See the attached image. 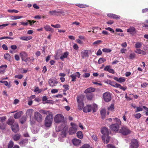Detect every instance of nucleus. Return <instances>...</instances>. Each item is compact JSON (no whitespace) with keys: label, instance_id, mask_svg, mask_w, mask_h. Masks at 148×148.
<instances>
[{"label":"nucleus","instance_id":"33","mask_svg":"<svg viewBox=\"0 0 148 148\" xmlns=\"http://www.w3.org/2000/svg\"><path fill=\"white\" fill-rule=\"evenodd\" d=\"M4 58L10 61L11 57L8 53H6L4 55Z\"/></svg>","mask_w":148,"mask_h":148},{"label":"nucleus","instance_id":"28","mask_svg":"<svg viewBox=\"0 0 148 148\" xmlns=\"http://www.w3.org/2000/svg\"><path fill=\"white\" fill-rule=\"evenodd\" d=\"M135 52L139 54H141L144 55H145L146 54L145 51L138 49H136V50L135 51Z\"/></svg>","mask_w":148,"mask_h":148},{"label":"nucleus","instance_id":"34","mask_svg":"<svg viewBox=\"0 0 148 148\" xmlns=\"http://www.w3.org/2000/svg\"><path fill=\"white\" fill-rule=\"evenodd\" d=\"M44 28L47 31H50L53 30V29L50 27V26L48 25H47L45 26Z\"/></svg>","mask_w":148,"mask_h":148},{"label":"nucleus","instance_id":"14","mask_svg":"<svg viewBox=\"0 0 148 148\" xmlns=\"http://www.w3.org/2000/svg\"><path fill=\"white\" fill-rule=\"evenodd\" d=\"M119 127V125L117 124H112L110 126L111 130L114 131H117Z\"/></svg>","mask_w":148,"mask_h":148},{"label":"nucleus","instance_id":"10","mask_svg":"<svg viewBox=\"0 0 148 148\" xmlns=\"http://www.w3.org/2000/svg\"><path fill=\"white\" fill-rule=\"evenodd\" d=\"M103 97L104 100L106 102L110 101L112 99L110 93L109 92H106L103 93Z\"/></svg>","mask_w":148,"mask_h":148},{"label":"nucleus","instance_id":"58","mask_svg":"<svg viewBox=\"0 0 148 148\" xmlns=\"http://www.w3.org/2000/svg\"><path fill=\"white\" fill-rule=\"evenodd\" d=\"M148 85V84L147 82H144L141 85V88H145Z\"/></svg>","mask_w":148,"mask_h":148},{"label":"nucleus","instance_id":"32","mask_svg":"<svg viewBox=\"0 0 148 148\" xmlns=\"http://www.w3.org/2000/svg\"><path fill=\"white\" fill-rule=\"evenodd\" d=\"M83 97L82 95L79 96L77 97L78 103L83 102Z\"/></svg>","mask_w":148,"mask_h":148},{"label":"nucleus","instance_id":"26","mask_svg":"<svg viewBox=\"0 0 148 148\" xmlns=\"http://www.w3.org/2000/svg\"><path fill=\"white\" fill-rule=\"evenodd\" d=\"M32 38V36H22L20 38V39L23 40H29Z\"/></svg>","mask_w":148,"mask_h":148},{"label":"nucleus","instance_id":"43","mask_svg":"<svg viewBox=\"0 0 148 148\" xmlns=\"http://www.w3.org/2000/svg\"><path fill=\"white\" fill-rule=\"evenodd\" d=\"M114 119L116 122V124H117L119 125H121V122L119 119L117 118H115V119Z\"/></svg>","mask_w":148,"mask_h":148},{"label":"nucleus","instance_id":"8","mask_svg":"<svg viewBox=\"0 0 148 148\" xmlns=\"http://www.w3.org/2000/svg\"><path fill=\"white\" fill-rule=\"evenodd\" d=\"M71 127L70 128L69 132V134L72 135L76 133L77 130V125L73 123H71Z\"/></svg>","mask_w":148,"mask_h":148},{"label":"nucleus","instance_id":"2","mask_svg":"<svg viewBox=\"0 0 148 148\" xmlns=\"http://www.w3.org/2000/svg\"><path fill=\"white\" fill-rule=\"evenodd\" d=\"M97 106L95 104H94L92 105H88L85 106L83 109L84 112L87 113L91 112L92 110L93 112H96L97 110Z\"/></svg>","mask_w":148,"mask_h":148},{"label":"nucleus","instance_id":"17","mask_svg":"<svg viewBox=\"0 0 148 148\" xmlns=\"http://www.w3.org/2000/svg\"><path fill=\"white\" fill-rule=\"evenodd\" d=\"M72 142L73 144L75 146L80 145L81 143V141L80 140L76 138L73 139Z\"/></svg>","mask_w":148,"mask_h":148},{"label":"nucleus","instance_id":"56","mask_svg":"<svg viewBox=\"0 0 148 148\" xmlns=\"http://www.w3.org/2000/svg\"><path fill=\"white\" fill-rule=\"evenodd\" d=\"M5 39H8L11 40H13L14 38L12 37H9L8 36H4L0 38V40H2Z\"/></svg>","mask_w":148,"mask_h":148},{"label":"nucleus","instance_id":"62","mask_svg":"<svg viewBox=\"0 0 148 148\" xmlns=\"http://www.w3.org/2000/svg\"><path fill=\"white\" fill-rule=\"evenodd\" d=\"M135 57V53H131L129 56V58L130 59H134Z\"/></svg>","mask_w":148,"mask_h":148},{"label":"nucleus","instance_id":"61","mask_svg":"<svg viewBox=\"0 0 148 148\" xmlns=\"http://www.w3.org/2000/svg\"><path fill=\"white\" fill-rule=\"evenodd\" d=\"M110 137L108 136L107 137V138L106 139V141H105V143L106 144H108L109 142L110 139Z\"/></svg>","mask_w":148,"mask_h":148},{"label":"nucleus","instance_id":"7","mask_svg":"<svg viewBox=\"0 0 148 148\" xmlns=\"http://www.w3.org/2000/svg\"><path fill=\"white\" fill-rule=\"evenodd\" d=\"M131 131L126 126H124L121 127L119 130V132L121 133L123 135H127L130 134Z\"/></svg>","mask_w":148,"mask_h":148},{"label":"nucleus","instance_id":"63","mask_svg":"<svg viewBox=\"0 0 148 148\" xmlns=\"http://www.w3.org/2000/svg\"><path fill=\"white\" fill-rule=\"evenodd\" d=\"M90 76V74L88 73H86L83 75V77H88Z\"/></svg>","mask_w":148,"mask_h":148},{"label":"nucleus","instance_id":"6","mask_svg":"<svg viewBox=\"0 0 148 148\" xmlns=\"http://www.w3.org/2000/svg\"><path fill=\"white\" fill-rule=\"evenodd\" d=\"M39 112H35L34 113V119L38 123H41L42 121L43 117L42 115Z\"/></svg>","mask_w":148,"mask_h":148},{"label":"nucleus","instance_id":"19","mask_svg":"<svg viewBox=\"0 0 148 148\" xmlns=\"http://www.w3.org/2000/svg\"><path fill=\"white\" fill-rule=\"evenodd\" d=\"M19 55L22 60H23L24 59H25L28 56V55L26 52L23 51H22L20 53Z\"/></svg>","mask_w":148,"mask_h":148},{"label":"nucleus","instance_id":"31","mask_svg":"<svg viewBox=\"0 0 148 148\" xmlns=\"http://www.w3.org/2000/svg\"><path fill=\"white\" fill-rule=\"evenodd\" d=\"M77 137L80 139H82L83 138V135L82 132L81 131H78L77 133Z\"/></svg>","mask_w":148,"mask_h":148},{"label":"nucleus","instance_id":"49","mask_svg":"<svg viewBox=\"0 0 148 148\" xmlns=\"http://www.w3.org/2000/svg\"><path fill=\"white\" fill-rule=\"evenodd\" d=\"M102 41L101 40H96L93 43V44L94 45H98L101 43Z\"/></svg>","mask_w":148,"mask_h":148},{"label":"nucleus","instance_id":"50","mask_svg":"<svg viewBox=\"0 0 148 148\" xmlns=\"http://www.w3.org/2000/svg\"><path fill=\"white\" fill-rule=\"evenodd\" d=\"M34 91V92H38V93H39L42 92V90L39 89L38 87H35V89Z\"/></svg>","mask_w":148,"mask_h":148},{"label":"nucleus","instance_id":"37","mask_svg":"<svg viewBox=\"0 0 148 148\" xmlns=\"http://www.w3.org/2000/svg\"><path fill=\"white\" fill-rule=\"evenodd\" d=\"M28 142V140L26 139H24L22 140L20 142V144L21 145L23 146L24 145H25Z\"/></svg>","mask_w":148,"mask_h":148},{"label":"nucleus","instance_id":"21","mask_svg":"<svg viewBox=\"0 0 148 148\" xmlns=\"http://www.w3.org/2000/svg\"><path fill=\"white\" fill-rule=\"evenodd\" d=\"M114 79L120 83L124 82L125 81V79L124 77H120L118 78V77H115L114 78Z\"/></svg>","mask_w":148,"mask_h":148},{"label":"nucleus","instance_id":"22","mask_svg":"<svg viewBox=\"0 0 148 148\" xmlns=\"http://www.w3.org/2000/svg\"><path fill=\"white\" fill-rule=\"evenodd\" d=\"M60 13L62 14H63L64 13V12H60L59 11H56V10H54L53 11H50L49 13L51 15H57V13Z\"/></svg>","mask_w":148,"mask_h":148},{"label":"nucleus","instance_id":"52","mask_svg":"<svg viewBox=\"0 0 148 148\" xmlns=\"http://www.w3.org/2000/svg\"><path fill=\"white\" fill-rule=\"evenodd\" d=\"M70 77L72 78L71 81L74 82L75 81L76 77L74 74H72L70 76Z\"/></svg>","mask_w":148,"mask_h":148},{"label":"nucleus","instance_id":"16","mask_svg":"<svg viewBox=\"0 0 148 148\" xmlns=\"http://www.w3.org/2000/svg\"><path fill=\"white\" fill-rule=\"evenodd\" d=\"M107 16L110 18L115 19L117 20L119 19L121 16H118L117 15L112 14V13H109L107 14Z\"/></svg>","mask_w":148,"mask_h":148},{"label":"nucleus","instance_id":"45","mask_svg":"<svg viewBox=\"0 0 148 148\" xmlns=\"http://www.w3.org/2000/svg\"><path fill=\"white\" fill-rule=\"evenodd\" d=\"M63 86L64 88V89L63 90L64 92H65L69 89V86L68 85L64 84L63 85Z\"/></svg>","mask_w":148,"mask_h":148},{"label":"nucleus","instance_id":"38","mask_svg":"<svg viewBox=\"0 0 148 148\" xmlns=\"http://www.w3.org/2000/svg\"><path fill=\"white\" fill-rule=\"evenodd\" d=\"M86 97L88 100H91L93 98V95L92 94H87L86 95Z\"/></svg>","mask_w":148,"mask_h":148},{"label":"nucleus","instance_id":"36","mask_svg":"<svg viewBox=\"0 0 148 148\" xmlns=\"http://www.w3.org/2000/svg\"><path fill=\"white\" fill-rule=\"evenodd\" d=\"M22 18V16H10V18L12 20H16L20 19Z\"/></svg>","mask_w":148,"mask_h":148},{"label":"nucleus","instance_id":"27","mask_svg":"<svg viewBox=\"0 0 148 148\" xmlns=\"http://www.w3.org/2000/svg\"><path fill=\"white\" fill-rule=\"evenodd\" d=\"M106 111L105 109H103L100 111V114H101L102 118L104 119L106 115Z\"/></svg>","mask_w":148,"mask_h":148},{"label":"nucleus","instance_id":"5","mask_svg":"<svg viewBox=\"0 0 148 148\" xmlns=\"http://www.w3.org/2000/svg\"><path fill=\"white\" fill-rule=\"evenodd\" d=\"M64 117L62 114H58L56 115L55 117L54 120L56 123H58L61 122H63V123H65L66 124V123L64 122ZM64 123L62 125H63Z\"/></svg>","mask_w":148,"mask_h":148},{"label":"nucleus","instance_id":"1","mask_svg":"<svg viewBox=\"0 0 148 148\" xmlns=\"http://www.w3.org/2000/svg\"><path fill=\"white\" fill-rule=\"evenodd\" d=\"M39 112L42 114L47 115L45 120V125L47 127H50L52 125V122L53 120V114L52 113L49 111L43 110H40Z\"/></svg>","mask_w":148,"mask_h":148},{"label":"nucleus","instance_id":"54","mask_svg":"<svg viewBox=\"0 0 148 148\" xmlns=\"http://www.w3.org/2000/svg\"><path fill=\"white\" fill-rule=\"evenodd\" d=\"M143 107H137L136 110H135V112H137L142 111L143 110Z\"/></svg>","mask_w":148,"mask_h":148},{"label":"nucleus","instance_id":"53","mask_svg":"<svg viewBox=\"0 0 148 148\" xmlns=\"http://www.w3.org/2000/svg\"><path fill=\"white\" fill-rule=\"evenodd\" d=\"M103 52H110L111 51V50L110 49H108L106 48H104L102 49Z\"/></svg>","mask_w":148,"mask_h":148},{"label":"nucleus","instance_id":"3","mask_svg":"<svg viewBox=\"0 0 148 148\" xmlns=\"http://www.w3.org/2000/svg\"><path fill=\"white\" fill-rule=\"evenodd\" d=\"M66 124L64 123L63 125H62L61 126L58 127L57 131L58 132L62 131L61 135L63 138L66 137V132L67 130V128L66 127Z\"/></svg>","mask_w":148,"mask_h":148},{"label":"nucleus","instance_id":"41","mask_svg":"<svg viewBox=\"0 0 148 148\" xmlns=\"http://www.w3.org/2000/svg\"><path fill=\"white\" fill-rule=\"evenodd\" d=\"M106 61V59H105L104 58H101L98 60V63L99 64H101L102 63Z\"/></svg>","mask_w":148,"mask_h":148},{"label":"nucleus","instance_id":"15","mask_svg":"<svg viewBox=\"0 0 148 148\" xmlns=\"http://www.w3.org/2000/svg\"><path fill=\"white\" fill-rule=\"evenodd\" d=\"M58 82L56 80H53L50 79H49V83L50 86L52 87L56 86L58 83Z\"/></svg>","mask_w":148,"mask_h":148},{"label":"nucleus","instance_id":"24","mask_svg":"<svg viewBox=\"0 0 148 148\" xmlns=\"http://www.w3.org/2000/svg\"><path fill=\"white\" fill-rule=\"evenodd\" d=\"M23 113L22 111H20L17 112L14 115V117L15 119H18L21 116Z\"/></svg>","mask_w":148,"mask_h":148},{"label":"nucleus","instance_id":"39","mask_svg":"<svg viewBox=\"0 0 148 148\" xmlns=\"http://www.w3.org/2000/svg\"><path fill=\"white\" fill-rule=\"evenodd\" d=\"M114 105L113 104L110 105V106L108 108V111H112L114 110Z\"/></svg>","mask_w":148,"mask_h":148},{"label":"nucleus","instance_id":"44","mask_svg":"<svg viewBox=\"0 0 148 148\" xmlns=\"http://www.w3.org/2000/svg\"><path fill=\"white\" fill-rule=\"evenodd\" d=\"M78 103L79 108L82 110L84 106V104L83 102Z\"/></svg>","mask_w":148,"mask_h":148},{"label":"nucleus","instance_id":"30","mask_svg":"<svg viewBox=\"0 0 148 148\" xmlns=\"http://www.w3.org/2000/svg\"><path fill=\"white\" fill-rule=\"evenodd\" d=\"M69 55V52H65L63 55L60 58L62 60H63L64 58H66Z\"/></svg>","mask_w":148,"mask_h":148},{"label":"nucleus","instance_id":"25","mask_svg":"<svg viewBox=\"0 0 148 148\" xmlns=\"http://www.w3.org/2000/svg\"><path fill=\"white\" fill-rule=\"evenodd\" d=\"M7 67V66L6 64H4L1 65L0 67V74L3 73V71Z\"/></svg>","mask_w":148,"mask_h":148},{"label":"nucleus","instance_id":"59","mask_svg":"<svg viewBox=\"0 0 148 148\" xmlns=\"http://www.w3.org/2000/svg\"><path fill=\"white\" fill-rule=\"evenodd\" d=\"M142 45L140 43L137 42L135 44V47L136 48H139L141 47Z\"/></svg>","mask_w":148,"mask_h":148},{"label":"nucleus","instance_id":"35","mask_svg":"<svg viewBox=\"0 0 148 148\" xmlns=\"http://www.w3.org/2000/svg\"><path fill=\"white\" fill-rule=\"evenodd\" d=\"M14 145V143L13 142L12 140H10L9 142L8 147V148H12Z\"/></svg>","mask_w":148,"mask_h":148},{"label":"nucleus","instance_id":"40","mask_svg":"<svg viewBox=\"0 0 148 148\" xmlns=\"http://www.w3.org/2000/svg\"><path fill=\"white\" fill-rule=\"evenodd\" d=\"M26 120V117L25 116H23L20 120V122L22 124L24 123Z\"/></svg>","mask_w":148,"mask_h":148},{"label":"nucleus","instance_id":"48","mask_svg":"<svg viewBox=\"0 0 148 148\" xmlns=\"http://www.w3.org/2000/svg\"><path fill=\"white\" fill-rule=\"evenodd\" d=\"M90 146L88 144H84L79 148H90Z\"/></svg>","mask_w":148,"mask_h":148},{"label":"nucleus","instance_id":"47","mask_svg":"<svg viewBox=\"0 0 148 148\" xmlns=\"http://www.w3.org/2000/svg\"><path fill=\"white\" fill-rule=\"evenodd\" d=\"M14 120L13 119H9L8 121V124L9 125H12L14 123Z\"/></svg>","mask_w":148,"mask_h":148},{"label":"nucleus","instance_id":"18","mask_svg":"<svg viewBox=\"0 0 148 148\" xmlns=\"http://www.w3.org/2000/svg\"><path fill=\"white\" fill-rule=\"evenodd\" d=\"M96 89L93 87H90L86 90L84 91V93L86 94L93 92L95 91Z\"/></svg>","mask_w":148,"mask_h":148},{"label":"nucleus","instance_id":"29","mask_svg":"<svg viewBox=\"0 0 148 148\" xmlns=\"http://www.w3.org/2000/svg\"><path fill=\"white\" fill-rule=\"evenodd\" d=\"M20 137L21 136L20 135L18 134H16L13 136V139L15 141H17L20 139Z\"/></svg>","mask_w":148,"mask_h":148},{"label":"nucleus","instance_id":"11","mask_svg":"<svg viewBox=\"0 0 148 148\" xmlns=\"http://www.w3.org/2000/svg\"><path fill=\"white\" fill-rule=\"evenodd\" d=\"M89 50L84 49L81 52V56L82 59H85L89 57Z\"/></svg>","mask_w":148,"mask_h":148},{"label":"nucleus","instance_id":"20","mask_svg":"<svg viewBox=\"0 0 148 148\" xmlns=\"http://www.w3.org/2000/svg\"><path fill=\"white\" fill-rule=\"evenodd\" d=\"M101 133L104 135H108L109 132L108 129L106 127L102 128L101 130Z\"/></svg>","mask_w":148,"mask_h":148},{"label":"nucleus","instance_id":"4","mask_svg":"<svg viewBox=\"0 0 148 148\" xmlns=\"http://www.w3.org/2000/svg\"><path fill=\"white\" fill-rule=\"evenodd\" d=\"M107 83L109 84L112 86L116 87V88H119L120 89L123 90V91H125L127 89V88L126 87H123L120 84H118L114 82V81H111V80H110L109 81H108L107 82Z\"/></svg>","mask_w":148,"mask_h":148},{"label":"nucleus","instance_id":"60","mask_svg":"<svg viewBox=\"0 0 148 148\" xmlns=\"http://www.w3.org/2000/svg\"><path fill=\"white\" fill-rule=\"evenodd\" d=\"M6 119V117L5 116L0 117V122L3 123Z\"/></svg>","mask_w":148,"mask_h":148},{"label":"nucleus","instance_id":"55","mask_svg":"<svg viewBox=\"0 0 148 148\" xmlns=\"http://www.w3.org/2000/svg\"><path fill=\"white\" fill-rule=\"evenodd\" d=\"M134 116L136 118L138 119L141 117L142 115L140 113H138L135 114Z\"/></svg>","mask_w":148,"mask_h":148},{"label":"nucleus","instance_id":"64","mask_svg":"<svg viewBox=\"0 0 148 148\" xmlns=\"http://www.w3.org/2000/svg\"><path fill=\"white\" fill-rule=\"evenodd\" d=\"M107 148H116V147L113 145L108 144L107 145Z\"/></svg>","mask_w":148,"mask_h":148},{"label":"nucleus","instance_id":"13","mask_svg":"<svg viewBox=\"0 0 148 148\" xmlns=\"http://www.w3.org/2000/svg\"><path fill=\"white\" fill-rule=\"evenodd\" d=\"M127 31L133 35L136 34V28L133 27H130L129 29H127Z\"/></svg>","mask_w":148,"mask_h":148},{"label":"nucleus","instance_id":"12","mask_svg":"<svg viewBox=\"0 0 148 148\" xmlns=\"http://www.w3.org/2000/svg\"><path fill=\"white\" fill-rule=\"evenodd\" d=\"M11 127L12 131L15 133L18 132L19 130V127L17 123H14Z\"/></svg>","mask_w":148,"mask_h":148},{"label":"nucleus","instance_id":"42","mask_svg":"<svg viewBox=\"0 0 148 148\" xmlns=\"http://www.w3.org/2000/svg\"><path fill=\"white\" fill-rule=\"evenodd\" d=\"M76 5L80 8H85L87 7V6L86 5L83 4H82L77 3L76 4Z\"/></svg>","mask_w":148,"mask_h":148},{"label":"nucleus","instance_id":"9","mask_svg":"<svg viewBox=\"0 0 148 148\" xmlns=\"http://www.w3.org/2000/svg\"><path fill=\"white\" fill-rule=\"evenodd\" d=\"M139 146L137 140L132 139L131 141L129 148H138Z\"/></svg>","mask_w":148,"mask_h":148},{"label":"nucleus","instance_id":"23","mask_svg":"<svg viewBox=\"0 0 148 148\" xmlns=\"http://www.w3.org/2000/svg\"><path fill=\"white\" fill-rule=\"evenodd\" d=\"M34 112V110L32 109H28L26 112V116L31 117L32 115V113Z\"/></svg>","mask_w":148,"mask_h":148},{"label":"nucleus","instance_id":"46","mask_svg":"<svg viewBox=\"0 0 148 148\" xmlns=\"http://www.w3.org/2000/svg\"><path fill=\"white\" fill-rule=\"evenodd\" d=\"M28 22V24H29L30 25L32 26L34 25V23L36 22V21L34 20H27Z\"/></svg>","mask_w":148,"mask_h":148},{"label":"nucleus","instance_id":"57","mask_svg":"<svg viewBox=\"0 0 148 148\" xmlns=\"http://www.w3.org/2000/svg\"><path fill=\"white\" fill-rule=\"evenodd\" d=\"M51 26L55 28H59L61 27L60 25L59 24H58L55 25L51 24Z\"/></svg>","mask_w":148,"mask_h":148},{"label":"nucleus","instance_id":"51","mask_svg":"<svg viewBox=\"0 0 148 148\" xmlns=\"http://www.w3.org/2000/svg\"><path fill=\"white\" fill-rule=\"evenodd\" d=\"M8 11L10 13L14 12L16 13H18V10H15V9L8 10Z\"/></svg>","mask_w":148,"mask_h":148}]
</instances>
